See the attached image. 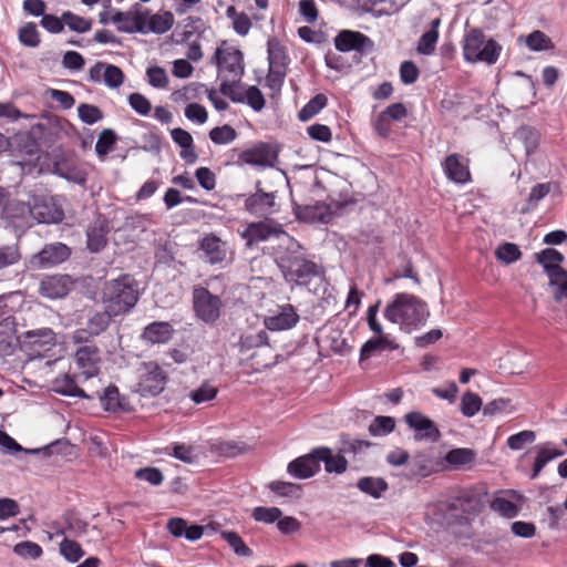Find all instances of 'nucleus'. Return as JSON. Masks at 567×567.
Wrapping results in <instances>:
<instances>
[{"label":"nucleus","mask_w":567,"mask_h":567,"mask_svg":"<svg viewBox=\"0 0 567 567\" xmlns=\"http://www.w3.org/2000/svg\"><path fill=\"white\" fill-rule=\"evenodd\" d=\"M561 454H563V452L559 450H556V449H553V450H549L546 447L539 449L537 456L535 458V462H534L532 478H536L538 476V474L540 473V471L544 468V466L549 461H551L553 458H555L557 456H560Z\"/></svg>","instance_id":"obj_55"},{"label":"nucleus","mask_w":567,"mask_h":567,"mask_svg":"<svg viewBox=\"0 0 567 567\" xmlns=\"http://www.w3.org/2000/svg\"><path fill=\"white\" fill-rule=\"evenodd\" d=\"M124 78V73L118 66L106 64L105 71L103 72V79L107 86L117 89L123 84Z\"/></svg>","instance_id":"obj_64"},{"label":"nucleus","mask_w":567,"mask_h":567,"mask_svg":"<svg viewBox=\"0 0 567 567\" xmlns=\"http://www.w3.org/2000/svg\"><path fill=\"white\" fill-rule=\"evenodd\" d=\"M441 25V19L436 18L432 20L431 28L424 32L416 47V51L420 54L430 55L435 51L436 43L439 40V27Z\"/></svg>","instance_id":"obj_33"},{"label":"nucleus","mask_w":567,"mask_h":567,"mask_svg":"<svg viewBox=\"0 0 567 567\" xmlns=\"http://www.w3.org/2000/svg\"><path fill=\"white\" fill-rule=\"evenodd\" d=\"M275 206V194L258 189L255 194L247 197L245 208L255 215H266Z\"/></svg>","instance_id":"obj_28"},{"label":"nucleus","mask_w":567,"mask_h":567,"mask_svg":"<svg viewBox=\"0 0 567 567\" xmlns=\"http://www.w3.org/2000/svg\"><path fill=\"white\" fill-rule=\"evenodd\" d=\"M406 424L419 433V439L437 441L441 437L434 422L420 412H411L405 415Z\"/></svg>","instance_id":"obj_23"},{"label":"nucleus","mask_w":567,"mask_h":567,"mask_svg":"<svg viewBox=\"0 0 567 567\" xmlns=\"http://www.w3.org/2000/svg\"><path fill=\"white\" fill-rule=\"evenodd\" d=\"M316 453H319V462L324 463L326 471L328 473L342 474L347 471L348 461L340 452L338 455H333L329 447H317Z\"/></svg>","instance_id":"obj_32"},{"label":"nucleus","mask_w":567,"mask_h":567,"mask_svg":"<svg viewBox=\"0 0 567 567\" xmlns=\"http://www.w3.org/2000/svg\"><path fill=\"white\" fill-rule=\"evenodd\" d=\"M70 278L66 276H51L41 281L40 293L50 299L62 298L70 291Z\"/></svg>","instance_id":"obj_26"},{"label":"nucleus","mask_w":567,"mask_h":567,"mask_svg":"<svg viewBox=\"0 0 567 567\" xmlns=\"http://www.w3.org/2000/svg\"><path fill=\"white\" fill-rule=\"evenodd\" d=\"M114 317H117V315L110 313L106 308L104 311H96L89 318L85 328L75 330L73 334L74 341L76 343L87 342L90 338L101 334L109 328Z\"/></svg>","instance_id":"obj_15"},{"label":"nucleus","mask_w":567,"mask_h":567,"mask_svg":"<svg viewBox=\"0 0 567 567\" xmlns=\"http://www.w3.org/2000/svg\"><path fill=\"white\" fill-rule=\"evenodd\" d=\"M328 104V99L323 93L315 95L298 113L301 122H307L315 117Z\"/></svg>","instance_id":"obj_42"},{"label":"nucleus","mask_w":567,"mask_h":567,"mask_svg":"<svg viewBox=\"0 0 567 567\" xmlns=\"http://www.w3.org/2000/svg\"><path fill=\"white\" fill-rule=\"evenodd\" d=\"M318 455L319 453L313 449L309 454L297 457L288 464V473L300 480L313 476L320 470Z\"/></svg>","instance_id":"obj_21"},{"label":"nucleus","mask_w":567,"mask_h":567,"mask_svg":"<svg viewBox=\"0 0 567 567\" xmlns=\"http://www.w3.org/2000/svg\"><path fill=\"white\" fill-rule=\"evenodd\" d=\"M223 302L218 296L210 293L204 287H195L193 290V308L198 319L206 323H214L220 316Z\"/></svg>","instance_id":"obj_7"},{"label":"nucleus","mask_w":567,"mask_h":567,"mask_svg":"<svg viewBox=\"0 0 567 567\" xmlns=\"http://www.w3.org/2000/svg\"><path fill=\"white\" fill-rule=\"evenodd\" d=\"M237 136L236 130L229 124L216 126L209 131L210 141L217 145L229 144L235 141Z\"/></svg>","instance_id":"obj_46"},{"label":"nucleus","mask_w":567,"mask_h":567,"mask_svg":"<svg viewBox=\"0 0 567 567\" xmlns=\"http://www.w3.org/2000/svg\"><path fill=\"white\" fill-rule=\"evenodd\" d=\"M55 342V333L50 328L29 330L22 334V348L33 358L44 357Z\"/></svg>","instance_id":"obj_9"},{"label":"nucleus","mask_w":567,"mask_h":567,"mask_svg":"<svg viewBox=\"0 0 567 567\" xmlns=\"http://www.w3.org/2000/svg\"><path fill=\"white\" fill-rule=\"evenodd\" d=\"M130 106L140 115L147 116L152 111V104L150 100L142 93H132L128 95Z\"/></svg>","instance_id":"obj_63"},{"label":"nucleus","mask_w":567,"mask_h":567,"mask_svg":"<svg viewBox=\"0 0 567 567\" xmlns=\"http://www.w3.org/2000/svg\"><path fill=\"white\" fill-rule=\"evenodd\" d=\"M482 404L478 394L467 391L461 399V412L464 416L472 417L482 409Z\"/></svg>","instance_id":"obj_48"},{"label":"nucleus","mask_w":567,"mask_h":567,"mask_svg":"<svg viewBox=\"0 0 567 567\" xmlns=\"http://www.w3.org/2000/svg\"><path fill=\"white\" fill-rule=\"evenodd\" d=\"M398 348L399 344L390 340L386 336H378V338L370 339L362 346L360 351V359L365 360L375 352H380L386 349L396 350Z\"/></svg>","instance_id":"obj_34"},{"label":"nucleus","mask_w":567,"mask_h":567,"mask_svg":"<svg viewBox=\"0 0 567 567\" xmlns=\"http://www.w3.org/2000/svg\"><path fill=\"white\" fill-rule=\"evenodd\" d=\"M299 321V315L292 305L281 307L280 312L265 318V327L271 331L291 329Z\"/></svg>","instance_id":"obj_24"},{"label":"nucleus","mask_w":567,"mask_h":567,"mask_svg":"<svg viewBox=\"0 0 567 567\" xmlns=\"http://www.w3.org/2000/svg\"><path fill=\"white\" fill-rule=\"evenodd\" d=\"M213 60L218 70V76L221 79L240 81L245 73V63L243 52L226 41L215 51Z\"/></svg>","instance_id":"obj_6"},{"label":"nucleus","mask_w":567,"mask_h":567,"mask_svg":"<svg viewBox=\"0 0 567 567\" xmlns=\"http://www.w3.org/2000/svg\"><path fill=\"white\" fill-rule=\"evenodd\" d=\"M71 250H39L32 257L31 262L40 268L55 266L70 257Z\"/></svg>","instance_id":"obj_35"},{"label":"nucleus","mask_w":567,"mask_h":567,"mask_svg":"<svg viewBox=\"0 0 567 567\" xmlns=\"http://www.w3.org/2000/svg\"><path fill=\"white\" fill-rule=\"evenodd\" d=\"M137 300V282L131 275H122L105 282L102 301L110 313L124 315L136 305Z\"/></svg>","instance_id":"obj_1"},{"label":"nucleus","mask_w":567,"mask_h":567,"mask_svg":"<svg viewBox=\"0 0 567 567\" xmlns=\"http://www.w3.org/2000/svg\"><path fill=\"white\" fill-rule=\"evenodd\" d=\"M244 103H247L254 111L260 112L265 107L266 100L260 89L251 85L244 93Z\"/></svg>","instance_id":"obj_57"},{"label":"nucleus","mask_w":567,"mask_h":567,"mask_svg":"<svg viewBox=\"0 0 567 567\" xmlns=\"http://www.w3.org/2000/svg\"><path fill=\"white\" fill-rule=\"evenodd\" d=\"M551 190V183H538L532 187L527 198L526 207L522 208V213L526 214L534 209L538 203L545 198Z\"/></svg>","instance_id":"obj_45"},{"label":"nucleus","mask_w":567,"mask_h":567,"mask_svg":"<svg viewBox=\"0 0 567 567\" xmlns=\"http://www.w3.org/2000/svg\"><path fill=\"white\" fill-rule=\"evenodd\" d=\"M83 343L75 352V361L85 379H90L100 372V349L93 343Z\"/></svg>","instance_id":"obj_17"},{"label":"nucleus","mask_w":567,"mask_h":567,"mask_svg":"<svg viewBox=\"0 0 567 567\" xmlns=\"http://www.w3.org/2000/svg\"><path fill=\"white\" fill-rule=\"evenodd\" d=\"M384 316L393 323L416 327L425 321L429 312L426 311V303L416 296L398 293L394 300L386 306Z\"/></svg>","instance_id":"obj_3"},{"label":"nucleus","mask_w":567,"mask_h":567,"mask_svg":"<svg viewBox=\"0 0 567 567\" xmlns=\"http://www.w3.org/2000/svg\"><path fill=\"white\" fill-rule=\"evenodd\" d=\"M112 22L116 24L117 30L126 33L141 32L146 33V12L117 11L112 17Z\"/></svg>","instance_id":"obj_20"},{"label":"nucleus","mask_w":567,"mask_h":567,"mask_svg":"<svg viewBox=\"0 0 567 567\" xmlns=\"http://www.w3.org/2000/svg\"><path fill=\"white\" fill-rule=\"evenodd\" d=\"M487 492L484 487H472L460 492L452 503L449 504V511H462L467 515H477L484 507V498Z\"/></svg>","instance_id":"obj_10"},{"label":"nucleus","mask_w":567,"mask_h":567,"mask_svg":"<svg viewBox=\"0 0 567 567\" xmlns=\"http://www.w3.org/2000/svg\"><path fill=\"white\" fill-rule=\"evenodd\" d=\"M276 261L287 282L308 286L313 278H326V268L305 258L298 250H286Z\"/></svg>","instance_id":"obj_2"},{"label":"nucleus","mask_w":567,"mask_h":567,"mask_svg":"<svg viewBox=\"0 0 567 567\" xmlns=\"http://www.w3.org/2000/svg\"><path fill=\"white\" fill-rule=\"evenodd\" d=\"M28 210L39 223H59L63 219V210L56 206L51 197H37L32 206H22L21 212Z\"/></svg>","instance_id":"obj_13"},{"label":"nucleus","mask_w":567,"mask_h":567,"mask_svg":"<svg viewBox=\"0 0 567 567\" xmlns=\"http://www.w3.org/2000/svg\"><path fill=\"white\" fill-rule=\"evenodd\" d=\"M334 47L340 52L357 51L365 54L373 50L374 44L369 37L361 32L342 30L334 38Z\"/></svg>","instance_id":"obj_14"},{"label":"nucleus","mask_w":567,"mask_h":567,"mask_svg":"<svg viewBox=\"0 0 567 567\" xmlns=\"http://www.w3.org/2000/svg\"><path fill=\"white\" fill-rule=\"evenodd\" d=\"M513 410L509 399L499 398L485 404L483 408V414L485 416H495L505 412L511 413Z\"/></svg>","instance_id":"obj_60"},{"label":"nucleus","mask_w":567,"mask_h":567,"mask_svg":"<svg viewBox=\"0 0 567 567\" xmlns=\"http://www.w3.org/2000/svg\"><path fill=\"white\" fill-rule=\"evenodd\" d=\"M536 260L543 265L553 286H559L560 291L567 295V271L560 266L564 256L559 250H540L536 254Z\"/></svg>","instance_id":"obj_8"},{"label":"nucleus","mask_w":567,"mask_h":567,"mask_svg":"<svg viewBox=\"0 0 567 567\" xmlns=\"http://www.w3.org/2000/svg\"><path fill=\"white\" fill-rule=\"evenodd\" d=\"M406 115L408 110L403 103H393L372 118L373 131L378 136L388 138L392 133V122H400Z\"/></svg>","instance_id":"obj_12"},{"label":"nucleus","mask_w":567,"mask_h":567,"mask_svg":"<svg viewBox=\"0 0 567 567\" xmlns=\"http://www.w3.org/2000/svg\"><path fill=\"white\" fill-rule=\"evenodd\" d=\"M17 323L14 318L6 316L0 320V357L12 354L17 339Z\"/></svg>","instance_id":"obj_27"},{"label":"nucleus","mask_w":567,"mask_h":567,"mask_svg":"<svg viewBox=\"0 0 567 567\" xmlns=\"http://www.w3.org/2000/svg\"><path fill=\"white\" fill-rule=\"evenodd\" d=\"M277 156V152L270 144L260 142L251 148L243 151L239 154L238 159L239 162L251 166L267 167L272 166Z\"/></svg>","instance_id":"obj_18"},{"label":"nucleus","mask_w":567,"mask_h":567,"mask_svg":"<svg viewBox=\"0 0 567 567\" xmlns=\"http://www.w3.org/2000/svg\"><path fill=\"white\" fill-rule=\"evenodd\" d=\"M52 390L62 395L78 396L82 399H92L80 386H78L74 378L69 373L56 377L52 381Z\"/></svg>","instance_id":"obj_31"},{"label":"nucleus","mask_w":567,"mask_h":567,"mask_svg":"<svg viewBox=\"0 0 567 567\" xmlns=\"http://www.w3.org/2000/svg\"><path fill=\"white\" fill-rule=\"evenodd\" d=\"M138 388L143 394L157 395L165 386L167 377L163 369L154 361L142 364Z\"/></svg>","instance_id":"obj_11"},{"label":"nucleus","mask_w":567,"mask_h":567,"mask_svg":"<svg viewBox=\"0 0 567 567\" xmlns=\"http://www.w3.org/2000/svg\"><path fill=\"white\" fill-rule=\"evenodd\" d=\"M476 453L472 449L458 447L449 451L445 461L456 470L471 465L475 462Z\"/></svg>","instance_id":"obj_36"},{"label":"nucleus","mask_w":567,"mask_h":567,"mask_svg":"<svg viewBox=\"0 0 567 567\" xmlns=\"http://www.w3.org/2000/svg\"><path fill=\"white\" fill-rule=\"evenodd\" d=\"M148 83L156 89H166L168 86V76L162 66H150L146 70Z\"/></svg>","instance_id":"obj_62"},{"label":"nucleus","mask_w":567,"mask_h":567,"mask_svg":"<svg viewBox=\"0 0 567 567\" xmlns=\"http://www.w3.org/2000/svg\"><path fill=\"white\" fill-rule=\"evenodd\" d=\"M110 233L109 223L104 218H96L87 228V246L86 248H104L107 244V235Z\"/></svg>","instance_id":"obj_29"},{"label":"nucleus","mask_w":567,"mask_h":567,"mask_svg":"<svg viewBox=\"0 0 567 567\" xmlns=\"http://www.w3.org/2000/svg\"><path fill=\"white\" fill-rule=\"evenodd\" d=\"M78 115L80 120L89 125L95 124L103 118V112L93 104L81 103L78 106Z\"/></svg>","instance_id":"obj_53"},{"label":"nucleus","mask_w":567,"mask_h":567,"mask_svg":"<svg viewBox=\"0 0 567 567\" xmlns=\"http://www.w3.org/2000/svg\"><path fill=\"white\" fill-rule=\"evenodd\" d=\"M470 159L461 154L453 153L445 157L442 167L447 179L455 184H467L472 182Z\"/></svg>","instance_id":"obj_16"},{"label":"nucleus","mask_w":567,"mask_h":567,"mask_svg":"<svg viewBox=\"0 0 567 567\" xmlns=\"http://www.w3.org/2000/svg\"><path fill=\"white\" fill-rule=\"evenodd\" d=\"M266 344H268V334L266 330L247 332L239 339V346L241 350H250Z\"/></svg>","instance_id":"obj_49"},{"label":"nucleus","mask_w":567,"mask_h":567,"mask_svg":"<svg viewBox=\"0 0 567 567\" xmlns=\"http://www.w3.org/2000/svg\"><path fill=\"white\" fill-rule=\"evenodd\" d=\"M220 536L234 549L236 555L248 557L252 554L251 549L244 543L243 538L236 532L223 530Z\"/></svg>","instance_id":"obj_51"},{"label":"nucleus","mask_w":567,"mask_h":567,"mask_svg":"<svg viewBox=\"0 0 567 567\" xmlns=\"http://www.w3.org/2000/svg\"><path fill=\"white\" fill-rule=\"evenodd\" d=\"M358 488L371 495L374 498H379L382 493L388 489V483L381 477L365 476L361 477L357 483Z\"/></svg>","instance_id":"obj_41"},{"label":"nucleus","mask_w":567,"mask_h":567,"mask_svg":"<svg viewBox=\"0 0 567 567\" xmlns=\"http://www.w3.org/2000/svg\"><path fill=\"white\" fill-rule=\"evenodd\" d=\"M286 76V69L280 66H269V71L266 75V86L274 92H279L284 84Z\"/></svg>","instance_id":"obj_61"},{"label":"nucleus","mask_w":567,"mask_h":567,"mask_svg":"<svg viewBox=\"0 0 567 567\" xmlns=\"http://www.w3.org/2000/svg\"><path fill=\"white\" fill-rule=\"evenodd\" d=\"M103 409L107 412L118 413L132 410L130 402L124 395L120 394L117 386L110 384L102 394H99Z\"/></svg>","instance_id":"obj_25"},{"label":"nucleus","mask_w":567,"mask_h":567,"mask_svg":"<svg viewBox=\"0 0 567 567\" xmlns=\"http://www.w3.org/2000/svg\"><path fill=\"white\" fill-rule=\"evenodd\" d=\"M226 14L233 20V28L239 35H246L250 31L252 23L245 12H237L236 8L230 6L226 10Z\"/></svg>","instance_id":"obj_43"},{"label":"nucleus","mask_w":567,"mask_h":567,"mask_svg":"<svg viewBox=\"0 0 567 567\" xmlns=\"http://www.w3.org/2000/svg\"><path fill=\"white\" fill-rule=\"evenodd\" d=\"M24 296L21 291H12L0 296V320L6 316L14 318L13 313L21 308Z\"/></svg>","instance_id":"obj_39"},{"label":"nucleus","mask_w":567,"mask_h":567,"mask_svg":"<svg viewBox=\"0 0 567 567\" xmlns=\"http://www.w3.org/2000/svg\"><path fill=\"white\" fill-rule=\"evenodd\" d=\"M117 141L115 132L111 128L103 130L95 143V153L100 158L106 156L113 148Z\"/></svg>","instance_id":"obj_47"},{"label":"nucleus","mask_w":567,"mask_h":567,"mask_svg":"<svg viewBox=\"0 0 567 567\" xmlns=\"http://www.w3.org/2000/svg\"><path fill=\"white\" fill-rule=\"evenodd\" d=\"M269 66L287 68L288 55L285 45L277 38H270L267 42Z\"/></svg>","instance_id":"obj_38"},{"label":"nucleus","mask_w":567,"mask_h":567,"mask_svg":"<svg viewBox=\"0 0 567 567\" xmlns=\"http://www.w3.org/2000/svg\"><path fill=\"white\" fill-rule=\"evenodd\" d=\"M89 523L74 511H66L61 519L53 524L55 536L79 537L87 532Z\"/></svg>","instance_id":"obj_19"},{"label":"nucleus","mask_w":567,"mask_h":567,"mask_svg":"<svg viewBox=\"0 0 567 567\" xmlns=\"http://www.w3.org/2000/svg\"><path fill=\"white\" fill-rule=\"evenodd\" d=\"M218 389L209 382H204L198 389L190 392L189 396L196 404L209 402L216 398Z\"/></svg>","instance_id":"obj_56"},{"label":"nucleus","mask_w":567,"mask_h":567,"mask_svg":"<svg viewBox=\"0 0 567 567\" xmlns=\"http://www.w3.org/2000/svg\"><path fill=\"white\" fill-rule=\"evenodd\" d=\"M173 24L174 16L171 11H165L163 13H156L152 16L147 13L146 33L151 31L162 34L171 30Z\"/></svg>","instance_id":"obj_37"},{"label":"nucleus","mask_w":567,"mask_h":567,"mask_svg":"<svg viewBox=\"0 0 567 567\" xmlns=\"http://www.w3.org/2000/svg\"><path fill=\"white\" fill-rule=\"evenodd\" d=\"M502 47L493 39L485 40L480 29L470 30L463 41V55L468 62H486L494 64L501 54Z\"/></svg>","instance_id":"obj_4"},{"label":"nucleus","mask_w":567,"mask_h":567,"mask_svg":"<svg viewBox=\"0 0 567 567\" xmlns=\"http://www.w3.org/2000/svg\"><path fill=\"white\" fill-rule=\"evenodd\" d=\"M334 210L331 205L324 203H316L315 205L298 206L296 216L299 220L306 223H323L327 224L332 219Z\"/></svg>","instance_id":"obj_22"},{"label":"nucleus","mask_w":567,"mask_h":567,"mask_svg":"<svg viewBox=\"0 0 567 567\" xmlns=\"http://www.w3.org/2000/svg\"><path fill=\"white\" fill-rule=\"evenodd\" d=\"M426 262V256L422 250H395L389 259L391 278H386L385 282L390 284L400 278L412 279L420 285L421 279L416 272V268Z\"/></svg>","instance_id":"obj_5"},{"label":"nucleus","mask_w":567,"mask_h":567,"mask_svg":"<svg viewBox=\"0 0 567 567\" xmlns=\"http://www.w3.org/2000/svg\"><path fill=\"white\" fill-rule=\"evenodd\" d=\"M59 550L60 554L70 563H78L85 554L81 545L69 537H63L60 543Z\"/></svg>","instance_id":"obj_44"},{"label":"nucleus","mask_w":567,"mask_h":567,"mask_svg":"<svg viewBox=\"0 0 567 567\" xmlns=\"http://www.w3.org/2000/svg\"><path fill=\"white\" fill-rule=\"evenodd\" d=\"M19 41L30 48H35L40 44V33L33 22H28L20 28Z\"/></svg>","instance_id":"obj_52"},{"label":"nucleus","mask_w":567,"mask_h":567,"mask_svg":"<svg viewBox=\"0 0 567 567\" xmlns=\"http://www.w3.org/2000/svg\"><path fill=\"white\" fill-rule=\"evenodd\" d=\"M395 427V421L391 416H377L369 425V433L381 436L391 433Z\"/></svg>","instance_id":"obj_54"},{"label":"nucleus","mask_w":567,"mask_h":567,"mask_svg":"<svg viewBox=\"0 0 567 567\" xmlns=\"http://www.w3.org/2000/svg\"><path fill=\"white\" fill-rule=\"evenodd\" d=\"M62 20L69 27L70 30L84 33L92 29V21L80 17L72 11H65L62 13Z\"/></svg>","instance_id":"obj_50"},{"label":"nucleus","mask_w":567,"mask_h":567,"mask_svg":"<svg viewBox=\"0 0 567 567\" xmlns=\"http://www.w3.org/2000/svg\"><path fill=\"white\" fill-rule=\"evenodd\" d=\"M204 87L202 83H189L179 90L172 93L171 97L174 102H185L194 100L198 96L200 90Z\"/></svg>","instance_id":"obj_58"},{"label":"nucleus","mask_w":567,"mask_h":567,"mask_svg":"<svg viewBox=\"0 0 567 567\" xmlns=\"http://www.w3.org/2000/svg\"><path fill=\"white\" fill-rule=\"evenodd\" d=\"M173 332L171 323L155 321L145 327L142 338L151 343H164L171 340Z\"/></svg>","instance_id":"obj_30"},{"label":"nucleus","mask_w":567,"mask_h":567,"mask_svg":"<svg viewBox=\"0 0 567 567\" xmlns=\"http://www.w3.org/2000/svg\"><path fill=\"white\" fill-rule=\"evenodd\" d=\"M272 234V229L264 221L251 223L241 233V236L246 239L247 245L251 246L259 241L266 240Z\"/></svg>","instance_id":"obj_40"},{"label":"nucleus","mask_w":567,"mask_h":567,"mask_svg":"<svg viewBox=\"0 0 567 567\" xmlns=\"http://www.w3.org/2000/svg\"><path fill=\"white\" fill-rule=\"evenodd\" d=\"M517 134L524 143L527 154L533 153L538 147L539 133L536 130L529 126H523L518 130Z\"/></svg>","instance_id":"obj_59"}]
</instances>
